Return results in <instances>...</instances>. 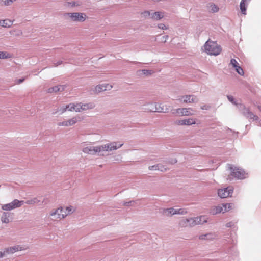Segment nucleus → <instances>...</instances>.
<instances>
[{
    "instance_id": "25",
    "label": "nucleus",
    "mask_w": 261,
    "mask_h": 261,
    "mask_svg": "<svg viewBox=\"0 0 261 261\" xmlns=\"http://www.w3.org/2000/svg\"><path fill=\"white\" fill-rule=\"evenodd\" d=\"M12 25V22L9 19L0 20V26L9 28Z\"/></svg>"
},
{
    "instance_id": "46",
    "label": "nucleus",
    "mask_w": 261,
    "mask_h": 261,
    "mask_svg": "<svg viewBox=\"0 0 261 261\" xmlns=\"http://www.w3.org/2000/svg\"><path fill=\"white\" fill-rule=\"evenodd\" d=\"M210 108H211L210 106H209L208 105H204L201 107V109L202 110H206L210 109Z\"/></svg>"
},
{
    "instance_id": "58",
    "label": "nucleus",
    "mask_w": 261,
    "mask_h": 261,
    "mask_svg": "<svg viewBox=\"0 0 261 261\" xmlns=\"http://www.w3.org/2000/svg\"><path fill=\"white\" fill-rule=\"evenodd\" d=\"M16 0H12V3H13L14 1H16Z\"/></svg>"
},
{
    "instance_id": "12",
    "label": "nucleus",
    "mask_w": 261,
    "mask_h": 261,
    "mask_svg": "<svg viewBox=\"0 0 261 261\" xmlns=\"http://www.w3.org/2000/svg\"><path fill=\"white\" fill-rule=\"evenodd\" d=\"M227 204H222L212 207L210 210V213L212 215H216L221 212L224 213L227 211Z\"/></svg>"
},
{
    "instance_id": "54",
    "label": "nucleus",
    "mask_w": 261,
    "mask_h": 261,
    "mask_svg": "<svg viewBox=\"0 0 261 261\" xmlns=\"http://www.w3.org/2000/svg\"><path fill=\"white\" fill-rule=\"evenodd\" d=\"M132 202H133V201H129V202H124L123 203V205H125V206H128L130 205V203H132Z\"/></svg>"
},
{
    "instance_id": "4",
    "label": "nucleus",
    "mask_w": 261,
    "mask_h": 261,
    "mask_svg": "<svg viewBox=\"0 0 261 261\" xmlns=\"http://www.w3.org/2000/svg\"><path fill=\"white\" fill-rule=\"evenodd\" d=\"M204 48L205 51L207 54L211 55H218L221 51V46L216 42L210 40H208L205 42Z\"/></svg>"
},
{
    "instance_id": "11",
    "label": "nucleus",
    "mask_w": 261,
    "mask_h": 261,
    "mask_svg": "<svg viewBox=\"0 0 261 261\" xmlns=\"http://www.w3.org/2000/svg\"><path fill=\"white\" fill-rule=\"evenodd\" d=\"M233 188L232 187H228L218 190V194L221 198H225L231 196L232 194Z\"/></svg>"
},
{
    "instance_id": "44",
    "label": "nucleus",
    "mask_w": 261,
    "mask_h": 261,
    "mask_svg": "<svg viewBox=\"0 0 261 261\" xmlns=\"http://www.w3.org/2000/svg\"><path fill=\"white\" fill-rule=\"evenodd\" d=\"M149 169L150 170H159V166H158V164L150 166L149 167Z\"/></svg>"
},
{
    "instance_id": "9",
    "label": "nucleus",
    "mask_w": 261,
    "mask_h": 261,
    "mask_svg": "<svg viewBox=\"0 0 261 261\" xmlns=\"http://www.w3.org/2000/svg\"><path fill=\"white\" fill-rule=\"evenodd\" d=\"M24 202L23 201H19L18 199H14L11 202L2 206V209L4 211H11L20 207Z\"/></svg>"
},
{
    "instance_id": "32",
    "label": "nucleus",
    "mask_w": 261,
    "mask_h": 261,
    "mask_svg": "<svg viewBox=\"0 0 261 261\" xmlns=\"http://www.w3.org/2000/svg\"><path fill=\"white\" fill-rule=\"evenodd\" d=\"M66 109L69 111H75L74 103H70L69 105H66Z\"/></svg>"
},
{
    "instance_id": "39",
    "label": "nucleus",
    "mask_w": 261,
    "mask_h": 261,
    "mask_svg": "<svg viewBox=\"0 0 261 261\" xmlns=\"http://www.w3.org/2000/svg\"><path fill=\"white\" fill-rule=\"evenodd\" d=\"M142 15L145 18H150L151 16V13L149 11H145L142 13Z\"/></svg>"
},
{
    "instance_id": "34",
    "label": "nucleus",
    "mask_w": 261,
    "mask_h": 261,
    "mask_svg": "<svg viewBox=\"0 0 261 261\" xmlns=\"http://www.w3.org/2000/svg\"><path fill=\"white\" fill-rule=\"evenodd\" d=\"M138 72L139 73V74H143L144 75H148V74H151V73H152V71L151 70H145V69H143V70H139Z\"/></svg>"
},
{
    "instance_id": "7",
    "label": "nucleus",
    "mask_w": 261,
    "mask_h": 261,
    "mask_svg": "<svg viewBox=\"0 0 261 261\" xmlns=\"http://www.w3.org/2000/svg\"><path fill=\"white\" fill-rule=\"evenodd\" d=\"M151 108L149 109L152 112H157L159 113H168L169 111V107L166 105L157 103H151L150 104Z\"/></svg>"
},
{
    "instance_id": "51",
    "label": "nucleus",
    "mask_w": 261,
    "mask_h": 261,
    "mask_svg": "<svg viewBox=\"0 0 261 261\" xmlns=\"http://www.w3.org/2000/svg\"><path fill=\"white\" fill-rule=\"evenodd\" d=\"M227 210H230L232 207V204L231 203H227Z\"/></svg>"
},
{
    "instance_id": "13",
    "label": "nucleus",
    "mask_w": 261,
    "mask_h": 261,
    "mask_svg": "<svg viewBox=\"0 0 261 261\" xmlns=\"http://www.w3.org/2000/svg\"><path fill=\"white\" fill-rule=\"evenodd\" d=\"M24 247L18 245L5 248V252L6 253V255L11 254L19 251L24 250Z\"/></svg>"
},
{
    "instance_id": "41",
    "label": "nucleus",
    "mask_w": 261,
    "mask_h": 261,
    "mask_svg": "<svg viewBox=\"0 0 261 261\" xmlns=\"http://www.w3.org/2000/svg\"><path fill=\"white\" fill-rule=\"evenodd\" d=\"M2 4L5 6H9L12 4V0H2Z\"/></svg>"
},
{
    "instance_id": "16",
    "label": "nucleus",
    "mask_w": 261,
    "mask_h": 261,
    "mask_svg": "<svg viewBox=\"0 0 261 261\" xmlns=\"http://www.w3.org/2000/svg\"><path fill=\"white\" fill-rule=\"evenodd\" d=\"M176 111L179 112V116H191L194 114L193 110L192 108H178L176 109Z\"/></svg>"
},
{
    "instance_id": "21",
    "label": "nucleus",
    "mask_w": 261,
    "mask_h": 261,
    "mask_svg": "<svg viewBox=\"0 0 261 261\" xmlns=\"http://www.w3.org/2000/svg\"><path fill=\"white\" fill-rule=\"evenodd\" d=\"M82 111L91 110L95 108V104L93 102H89L88 103H82Z\"/></svg>"
},
{
    "instance_id": "35",
    "label": "nucleus",
    "mask_w": 261,
    "mask_h": 261,
    "mask_svg": "<svg viewBox=\"0 0 261 261\" xmlns=\"http://www.w3.org/2000/svg\"><path fill=\"white\" fill-rule=\"evenodd\" d=\"M66 106H65V107L64 106L62 107L61 108H60L59 109H58L55 112H53L52 114H55L58 112H60V114H62L63 113H64L65 112H66V110H67V109H66Z\"/></svg>"
},
{
    "instance_id": "17",
    "label": "nucleus",
    "mask_w": 261,
    "mask_h": 261,
    "mask_svg": "<svg viewBox=\"0 0 261 261\" xmlns=\"http://www.w3.org/2000/svg\"><path fill=\"white\" fill-rule=\"evenodd\" d=\"M63 211V208L62 207H59L55 210L52 211L50 212V215L54 217L55 219H63L65 217H62L63 214H58V212L62 213Z\"/></svg>"
},
{
    "instance_id": "20",
    "label": "nucleus",
    "mask_w": 261,
    "mask_h": 261,
    "mask_svg": "<svg viewBox=\"0 0 261 261\" xmlns=\"http://www.w3.org/2000/svg\"><path fill=\"white\" fill-rule=\"evenodd\" d=\"M250 0H242L240 2V7L241 12L243 14H246V9L248 5V2Z\"/></svg>"
},
{
    "instance_id": "48",
    "label": "nucleus",
    "mask_w": 261,
    "mask_h": 261,
    "mask_svg": "<svg viewBox=\"0 0 261 261\" xmlns=\"http://www.w3.org/2000/svg\"><path fill=\"white\" fill-rule=\"evenodd\" d=\"M24 80V79H18V80H17L16 81V83L17 84H19L21 83H22Z\"/></svg>"
},
{
    "instance_id": "31",
    "label": "nucleus",
    "mask_w": 261,
    "mask_h": 261,
    "mask_svg": "<svg viewBox=\"0 0 261 261\" xmlns=\"http://www.w3.org/2000/svg\"><path fill=\"white\" fill-rule=\"evenodd\" d=\"M80 4L77 2L71 1L68 2L67 3V6L71 8L74 7L75 6H79Z\"/></svg>"
},
{
    "instance_id": "23",
    "label": "nucleus",
    "mask_w": 261,
    "mask_h": 261,
    "mask_svg": "<svg viewBox=\"0 0 261 261\" xmlns=\"http://www.w3.org/2000/svg\"><path fill=\"white\" fill-rule=\"evenodd\" d=\"M164 17L163 14L161 12H155L151 13V18L154 20H159Z\"/></svg>"
},
{
    "instance_id": "19",
    "label": "nucleus",
    "mask_w": 261,
    "mask_h": 261,
    "mask_svg": "<svg viewBox=\"0 0 261 261\" xmlns=\"http://www.w3.org/2000/svg\"><path fill=\"white\" fill-rule=\"evenodd\" d=\"M65 85H59L49 88L47 90L48 93L57 92L58 91H62L65 89Z\"/></svg>"
},
{
    "instance_id": "1",
    "label": "nucleus",
    "mask_w": 261,
    "mask_h": 261,
    "mask_svg": "<svg viewBox=\"0 0 261 261\" xmlns=\"http://www.w3.org/2000/svg\"><path fill=\"white\" fill-rule=\"evenodd\" d=\"M122 145V143L119 144L117 142H112L100 146L85 147L83 148L82 151L85 153L91 155H104V152L115 150Z\"/></svg>"
},
{
    "instance_id": "24",
    "label": "nucleus",
    "mask_w": 261,
    "mask_h": 261,
    "mask_svg": "<svg viewBox=\"0 0 261 261\" xmlns=\"http://www.w3.org/2000/svg\"><path fill=\"white\" fill-rule=\"evenodd\" d=\"M65 210L67 212L66 214H63L62 217H66L67 215L73 213L75 211V208L72 206H69L66 207Z\"/></svg>"
},
{
    "instance_id": "53",
    "label": "nucleus",
    "mask_w": 261,
    "mask_h": 261,
    "mask_svg": "<svg viewBox=\"0 0 261 261\" xmlns=\"http://www.w3.org/2000/svg\"><path fill=\"white\" fill-rule=\"evenodd\" d=\"M172 113L174 115H179V112L176 111V109L173 110L172 111Z\"/></svg>"
},
{
    "instance_id": "22",
    "label": "nucleus",
    "mask_w": 261,
    "mask_h": 261,
    "mask_svg": "<svg viewBox=\"0 0 261 261\" xmlns=\"http://www.w3.org/2000/svg\"><path fill=\"white\" fill-rule=\"evenodd\" d=\"M227 239H230L228 241V243L229 244H235L236 240V238L234 235L227 234H225L224 236V239L227 241Z\"/></svg>"
},
{
    "instance_id": "27",
    "label": "nucleus",
    "mask_w": 261,
    "mask_h": 261,
    "mask_svg": "<svg viewBox=\"0 0 261 261\" xmlns=\"http://www.w3.org/2000/svg\"><path fill=\"white\" fill-rule=\"evenodd\" d=\"M164 213L168 216H172L175 215V209L173 207L164 209Z\"/></svg>"
},
{
    "instance_id": "3",
    "label": "nucleus",
    "mask_w": 261,
    "mask_h": 261,
    "mask_svg": "<svg viewBox=\"0 0 261 261\" xmlns=\"http://www.w3.org/2000/svg\"><path fill=\"white\" fill-rule=\"evenodd\" d=\"M207 219L205 216L182 219L179 221V225L181 227H193L196 225L206 223L207 222Z\"/></svg>"
},
{
    "instance_id": "43",
    "label": "nucleus",
    "mask_w": 261,
    "mask_h": 261,
    "mask_svg": "<svg viewBox=\"0 0 261 261\" xmlns=\"http://www.w3.org/2000/svg\"><path fill=\"white\" fill-rule=\"evenodd\" d=\"M236 223L232 221L229 222L226 224V226L227 227H233L234 228Z\"/></svg>"
},
{
    "instance_id": "6",
    "label": "nucleus",
    "mask_w": 261,
    "mask_h": 261,
    "mask_svg": "<svg viewBox=\"0 0 261 261\" xmlns=\"http://www.w3.org/2000/svg\"><path fill=\"white\" fill-rule=\"evenodd\" d=\"M83 117L79 115H76L68 120L60 122L58 123V125L60 126H71L75 124L78 122L82 121Z\"/></svg>"
},
{
    "instance_id": "36",
    "label": "nucleus",
    "mask_w": 261,
    "mask_h": 261,
    "mask_svg": "<svg viewBox=\"0 0 261 261\" xmlns=\"http://www.w3.org/2000/svg\"><path fill=\"white\" fill-rule=\"evenodd\" d=\"M210 8H211V11L214 13L217 12L219 11V8L218 7V6L214 4H211Z\"/></svg>"
},
{
    "instance_id": "45",
    "label": "nucleus",
    "mask_w": 261,
    "mask_h": 261,
    "mask_svg": "<svg viewBox=\"0 0 261 261\" xmlns=\"http://www.w3.org/2000/svg\"><path fill=\"white\" fill-rule=\"evenodd\" d=\"M158 28L162 30H166L167 29L166 26L163 23L159 24Z\"/></svg>"
},
{
    "instance_id": "49",
    "label": "nucleus",
    "mask_w": 261,
    "mask_h": 261,
    "mask_svg": "<svg viewBox=\"0 0 261 261\" xmlns=\"http://www.w3.org/2000/svg\"><path fill=\"white\" fill-rule=\"evenodd\" d=\"M162 38L163 39V41L165 42L166 41V40L168 39L169 36L168 35H165V36H163Z\"/></svg>"
},
{
    "instance_id": "10",
    "label": "nucleus",
    "mask_w": 261,
    "mask_h": 261,
    "mask_svg": "<svg viewBox=\"0 0 261 261\" xmlns=\"http://www.w3.org/2000/svg\"><path fill=\"white\" fill-rule=\"evenodd\" d=\"M113 86L109 84H102L97 85L95 88L90 90L91 94L98 93L106 90H110L112 88Z\"/></svg>"
},
{
    "instance_id": "18",
    "label": "nucleus",
    "mask_w": 261,
    "mask_h": 261,
    "mask_svg": "<svg viewBox=\"0 0 261 261\" xmlns=\"http://www.w3.org/2000/svg\"><path fill=\"white\" fill-rule=\"evenodd\" d=\"M217 236L214 233H208L205 234H201L199 236L200 240H212L216 239Z\"/></svg>"
},
{
    "instance_id": "50",
    "label": "nucleus",
    "mask_w": 261,
    "mask_h": 261,
    "mask_svg": "<svg viewBox=\"0 0 261 261\" xmlns=\"http://www.w3.org/2000/svg\"><path fill=\"white\" fill-rule=\"evenodd\" d=\"M5 255H6V253L5 252V250L3 252L0 251V258H2Z\"/></svg>"
},
{
    "instance_id": "37",
    "label": "nucleus",
    "mask_w": 261,
    "mask_h": 261,
    "mask_svg": "<svg viewBox=\"0 0 261 261\" xmlns=\"http://www.w3.org/2000/svg\"><path fill=\"white\" fill-rule=\"evenodd\" d=\"M236 71L237 72V73L241 75H243L244 74V71L243 69L239 65L237 67V68H234Z\"/></svg>"
},
{
    "instance_id": "28",
    "label": "nucleus",
    "mask_w": 261,
    "mask_h": 261,
    "mask_svg": "<svg viewBox=\"0 0 261 261\" xmlns=\"http://www.w3.org/2000/svg\"><path fill=\"white\" fill-rule=\"evenodd\" d=\"M12 56V55L7 51H0V59L11 58Z\"/></svg>"
},
{
    "instance_id": "57",
    "label": "nucleus",
    "mask_w": 261,
    "mask_h": 261,
    "mask_svg": "<svg viewBox=\"0 0 261 261\" xmlns=\"http://www.w3.org/2000/svg\"><path fill=\"white\" fill-rule=\"evenodd\" d=\"M258 109L260 111H261V106H258Z\"/></svg>"
},
{
    "instance_id": "29",
    "label": "nucleus",
    "mask_w": 261,
    "mask_h": 261,
    "mask_svg": "<svg viewBox=\"0 0 261 261\" xmlns=\"http://www.w3.org/2000/svg\"><path fill=\"white\" fill-rule=\"evenodd\" d=\"M40 202V200L37 198L27 200L25 203L29 205L35 204Z\"/></svg>"
},
{
    "instance_id": "52",
    "label": "nucleus",
    "mask_w": 261,
    "mask_h": 261,
    "mask_svg": "<svg viewBox=\"0 0 261 261\" xmlns=\"http://www.w3.org/2000/svg\"><path fill=\"white\" fill-rule=\"evenodd\" d=\"M62 63V61H59L58 62L54 63V65H55L54 66L55 67H56V66H58V65H61Z\"/></svg>"
},
{
    "instance_id": "14",
    "label": "nucleus",
    "mask_w": 261,
    "mask_h": 261,
    "mask_svg": "<svg viewBox=\"0 0 261 261\" xmlns=\"http://www.w3.org/2000/svg\"><path fill=\"white\" fill-rule=\"evenodd\" d=\"M178 99L184 103L197 102L198 101V98L195 96L190 95L182 96Z\"/></svg>"
},
{
    "instance_id": "33",
    "label": "nucleus",
    "mask_w": 261,
    "mask_h": 261,
    "mask_svg": "<svg viewBox=\"0 0 261 261\" xmlns=\"http://www.w3.org/2000/svg\"><path fill=\"white\" fill-rule=\"evenodd\" d=\"M187 213V211L185 209L179 208V209H175V213L174 214H180L184 215Z\"/></svg>"
},
{
    "instance_id": "40",
    "label": "nucleus",
    "mask_w": 261,
    "mask_h": 261,
    "mask_svg": "<svg viewBox=\"0 0 261 261\" xmlns=\"http://www.w3.org/2000/svg\"><path fill=\"white\" fill-rule=\"evenodd\" d=\"M230 64L234 68H237L239 66L238 62L234 59H231L230 60Z\"/></svg>"
},
{
    "instance_id": "47",
    "label": "nucleus",
    "mask_w": 261,
    "mask_h": 261,
    "mask_svg": "<svg viewBox=\"0 0 261 261\" xmlns=\"http://www.w3.org/2000/svg\"><path fill=\"white\" fill-rule=\"evenodd\" d=\"M229 133H233V135L234 136V137H237L238 136V132H236L234 131H232L231 129H228V134H229Z\"/></svg>"
},
{
    "instance_id": "5",
    "label": "nucleus",
    "mask_w": 261,
    "mask_h": 261,
    "mask_svg": "<svg viewBox=\"0 0 261 261\" xmlns=\"http://www.w3.org/2000/svg\"><path fill=\"white\" fill-rule=\"evenodd\" d=\"M64 16H68L70 21L75 22H83L87 17L85 13L80 12L66 13Z\"/></svg>"
},
{
    "instance_id": "30",
    "label": "nucleus",
    "mask_w": 261,
    "mask_h": 261,
    "mask_svg": "<svg viewBox=\"0 0 261 261\" xmlns=\"http://www.w3.org/2000/svg\"><path fill=\"white\" fill-rule=\"evenodd\" d=\"M75 105V111L76 112H82V102L74 103Z\"/></svg>"
},
{
    "instance_id": "56",
    "label": "nucleus",
    "mask_w": 261,
    "mask_h": 261,
    "mask_svg": "<svg viewBox=\"0 0 261 261\" xmlns=\"http://www.w3.org/2000/svg\"><path fill=\"white\" fill-rule=\"evenodd\" d=\"M66 211L65 210V209L63 208V212L61 213V214H66Z\"/></svg>"
},
{
    "instance_id": "26",
    "label": "nucleus",
    "mask_w": 261,
    "mask_h": 261,
    "mask_svg": "<svg viewBox=\"0 0 261 261\" xmlns=\"http://www.w3.org/2000/svg\"><path fill=\"white\" fill-rule=\"evenodd\" d=\"M10 213L8 212H3L1 217V220L3 223H8L9 222V217Z\"/></svg>"
},
{
    "instance_id": "38",
    "label": "nucleus",
    "mask_w": 261,
    "mask_h": 261,
    "mask_svg": "<svg viewBox=\"0 0 261 261\" xmlns=\"http://www.w3.org/2000/svg\"><path fill=\"white\" fill-rule=\"evenodd\" d=\"M11 34L15 36H20L22 34V32L21 30H14L11 32Z\"/></svg>"
},
{
    "instance_id": "42",
    "label": "nucleus",
    "mask_w": 261,
    "mask_h": 261,
    "mask_svg": "<svg viewBox=\"0 0 261 261\" xmlns=\"http://www.w3.org/2000/svg\"><path fill=\"white\" fill-rule=\"evenodd\" d=\"M158 166H159V170L161 171L162 172L165 171L167 170V168L163 166V165L161 164H158Z\"/></svg>"
},
{
    "instance_id": "8",
    "label": "nucleus",
    "mask_w": 261,
    "mask_h": 261,
    "mask_svg": "<svg viewBox=\"0 0 261 261\" xmlns=\"http://www.w3.org/2000/svg\"><path fill=\"white\" fill-rule=\"evenodd\" d=\"M231 175L238 179H243L247 177V173L241 169L237 167H230Z\"/></svg>"
},
{
    "instance_id": "15",
    "label": "nucleus",
    "mask_w": 261,
    "mask_h": 261,
    "mask_svg": "<svg viewBox=\"0 0 261 261\" xmlns=\"http://www.w3.org/2000/svg\"><path fill=\"white\" fill-rule=\"evenodd\" d=\"M178 125H191L196 123L195 119L193 118L177 120L175 122Z\"/></svg>"
},
{
    "instance_id": "55",
    "label": "nucleus",
    "mask_w": 261,
    "mask_h": 261,
    "mask_svg": "<svg viewBox=\"0 0 261 261\" xmlns=\"http://www.w3.org/2000/svg\"><path fill=\"white\" fill-rule=\"evenodd\" d=\"M171 164H175L177 162V160L176 159L172 160L171 161H170Z\"/></svg>"
},
{
    "instance_id": "2",
    "label": "nucleus",
    "mask_w": 261,
    "mask_h": 261,
    "mask_svg": "<svg viewBox=\"0 0 261 261\" xmlns=\"http://www.w3.org/2000/svg\"><path fill=\"white\" fill-rule=\"evenodd\" d=\"M227 97L230 102L237 106L240 112L245 117L254 121L259 120V117L257 115H254L248 108L246 107L243 104L237 103L233 96L227 95Z\"/></svg>"
}]
</instances>
